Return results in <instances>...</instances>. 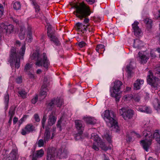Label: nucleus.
<instances>
[{
    "instance_id": "774afa93",
    "label": "nucleus",
    "mask_w": 160,
    "mask_h": 160,
    "mask_svg": "<svg viewBox=\"0 0 160 160\" xmlns=\"http://www.w3.org/2000/svg\"><path fill=\"white\" fill-rule=\"evenodd\" d=\"M157 38H158V44L160 45V33L157 35Z\"/></svg>"
},
{
    "instance_id": "5fc2aeb1",
    "label": "nucleus",
    "mask_w": 160,
    "mask_h": 160,
    "mask_svg": "<svg viewBox=\"0 0 160 160\" xmlns=\"http://www.w3.org/2000/svg\"><path fill=\"white\" fill-rule=\"evenodd\" d=\"M28 75L29 78L32 80H33L35 79V75L34 74H32L30 72H28Z\"/></svg>"
},
{
    "instance_id": "72a5a7b5",
    "label": "nucleus",
    "mask_w": 160,
    "mask_h": 160,
    "mask_svg": "<svg viewBox=\"0 0 160 160\" xmlns=\"http://www.w3.org/2000/svg\"><path fill=\"white\" fill-rule=\"evenodd\" d=\"M144 22L148 28L150 29L152 28V21L151 19L147 18L144 20Z\"/></svg>"
},
{
    "instance_id": "c756f323",
    "label": "nucleus",
    "mask_w": 160,
    "mask_h": 160,
    "mask_svg": "<svg viewBox=\"0 0 160 160\" xmlns=\"http://www.w3.org/2000/svg\"><path fill=\"white\" fill-rule=\"evenodd\" d=\"M25 35V28L24 27H21L19 30L18 36L20 39L22 40L24 39Z\"/></svg>"
},
{
    "instance_id": "a878e982",
    "label": "nucleus",
    "mask_w": 160,
    "mask_h": 160,
    "mask_svg": "<svg viewBox=\"0 0 160 160\" xmlns=\"http://www.w3.org/2000/svg\"><path fill=\"white\" fill-rule=\"evenodd\" d=\"M27 32L28 38V42H31L32 40V32L31 31V28L29 26H28L27 28Z\"/></svg>"
},
{
    "instance_id": "8fccbe9b",
    "label": "nucleus",
    "mask_w": 160,
    "mask_h": 160,
    "mask_svg": "<svg viewBox=\"0 0 160 160\" xmlns=\"http://www.w3.org/2000/svg\"><path fill=\"white\" fill-rule=\"evenodd\" d=\"M105 138L107 140L109 143L111 142V137L108 134H106L105 136Z\"/></svg>"
},
{
    "instance_id": "680f3d73",
    "label": "nucleus",
    "mask_w": 160,
    "mask_h": 160,
    "mask_svg": "<svg viewBox=\"0 0 160 160\" xmlns=\"http://www.w3.org/2000/svg\"><path fill=\"white\" fill-rule=\"evenodd\" d=\"M157 101L158 102V105L156 110L158 112H159L160 111V103L158 102V99L157 100Z\"/></svg>"
},
{
    "instance_id": "f03ea898",
    "label": "nucleus",
    "mask_w": 160,
    "mask_h": 160,
    "mask_svg": "<svg viewBox=\"0 0 160 160\" xmlns=\"http://www.w3.org/2000/svg\"><path fill=\"white\" fill-rule=\"evenodd\" d=\"M20 42L18 41H16L15 44L16 47L19 46L20 45ZM25 51V47L23 45L19 52L18 53V50L16 47H12L11 49L9 54V62L11 66L14 63L15 67L18 69L20 66V59H23V56Z\"/></svg>"
},
{
    "instance_id": "4d7b16f0",
    "label": "nucleus",
    "mask_w": 160,
    "mask_h": 160,
    "mask_svg": "<svg viewBox=\"0 0 160 160\" xmlns=\"http://www.w3.org/2000/svg\"><path fill=\"white\" fill-rule=\"evenodd\" d=\"M61 121L60 120H58L57 124V128H59V130L60 131H61L62 130L61 126Z\"/></svg>"
},
{
    "instance_id": "a211bd4d",
    "label": "nucleus",
    "mask_w": 160,
    "mask_h": 160,
    "mask_svg": "<svg viewBox=\"0 0 160 160\" xmlns=\"http://www.w3.org/2000/svg\"><path fill=\"white\" fill-rule=\"evenodd\" d=\"M45 79L43 82V84L41 87V90L40 92V94L41 96H44V98L46 96L47 94V92L48 91V89L47 88L48 85L47 82L45 81Z\"/></svg>"
},
{
    "instance_id": "423d86ee",
    "label": "nucleus",
    "mask_w": 160,
    "mask_h": 160,
    "mask_svg": "<svg viewBox=\"0 0 160 160\" xmlns=\"http://www.w3.org/2000/svg\"><path fill=\"white\" fill-rule=\"evenodd\" d=\"M122 85V83L121 81L116 80L114 82L113 87L110 88V92L111 96L115 98L116 102H118L121 97L119 92Z\"/></svg>"
},
{
    "instance_id": "9b49d317",
    "label": "nucleus",
    "mask_w": 160,
    "mask_h": 160,
    "mask_svg": "<svg viewBox=\"0 0 160 160\" xmlns=\"http://www.w3.org/2000/svg\"><path fill=\"white\" fill-rule=\"evenodd\" d=\"M63 100L62 98H57L56 99L52 100L48 104L47 108L51 110L55 106L57 107L60 108L63 104Z\"/></svg>"
},
{
    "instance_id": "79ce46f5",
    "label": "nucleus",
    "mask_w": 160,
    "mask_h": 160,
    "mask_svg": "<svg viewBox=\"0 0 160 160\" xmlns=\"http://www.w3.org/2000/svg\"><path fill=\"white\" fill-rule=\"evenodd\" d=\"M98 143L97 142H95L93 143L92 148L96 151H98L99 150Z\"/></svg>"
},
{
    "instance_id": "c9c22d12",
    "label": "nucleus",
    "mask_w": 160,
    "mask_h": 160,
    "mask_svg": "<svg viewBox=\"0 0 160 160\" xmlns=\"http://www.w3.org/2000/svg\"><path fill=\"white\" fill-rule=\"evenodd\" d=\"M91 138L95 142H98L100 139V138L99 137L98 134L95 133H92L91 134Z\"/></svg>"
},
{
    "instance_id": "2eb2a0df",
    "label": "nucleus",
    "mask_w": 160,
    "mask_h": 160,
    "mask_svg": "<svg viewBox=\"0 0 160 160\" xmlns=\"http://www.w3.org/2000/svg\"><path fill=\"white\" fill-rule=\"evenodd\" d=\"M55 114V112H52L50 115L49 116V118L48 119V124L49 127L54 124L57 119V118L54 116V114Z\"/></svg>"
},
{
    "instance_id": "6ab92c4d",
    "label": "nucleus",
    "mask_w": 160,
    "mask_h": 160,
    "mask_svg": "<svg viewBox=\"0 0 160 160\" xmlns=\"http://www.w3.org/2000/svg\"><path fill=\"white\" fill-rule=\"evenodd\" d=\"M133 64H134V63L130 62L129 64L127 66L126 72L128 73V78H131L132 73V70L134 69Z\"/></svg>"
},
{
    "instance_id": "dca6fc26",
    "label": "nucleus",
    "mask_w": 160,
    "mask_h": 160,
    "mask_svg": "<svg viewBox=\"0 0 160 160\" xmlns=\"http://www.w3.org/2000/svg\"><path fill=\"white\" fill-rule=\"evenodd\" d=\"M44 154V152L42 149L36 151L35 152H33L32 158V160H37L38 158L42 157Z\"/></svg>"
},
{
    "instance_id": "4c0bfd02",
    "label": "nucleus",
    "mask_w": 160,
    "mask_h": 160,
    "mask_svg": "<svg viewBox=\"0 0 160 160\" xmlns=\"http://www.w3.org/2000/svg\"><path fill=\"white\" fill-rule=\"evenodd\" d=\"M19 96L23 98H26L27 97V93L24 90H19L18 92Z\"/></svg>"
},
{
    "instance_id": "de8ad7c7",
    "label": "nucleus",
    "mask_w": 160,
    "mask_h": 160,
    "mask_svg": "<svg viewBox=\"0 0 160 160\" xmlns=\"http://www.w3.org/2000/svg\"><path fill=\"white\" fill-rule=\"evenodd\" d=\"M145 111L144 112H146L147 113H152V110L150 107L146 106Z\"/></svg>"
},
{
    "instance_id": "20e7f679",
    "label": "nucleus",
    "mask_w": 160,
    "mask_h": 160,
    "mask_svg": "<svg viewBox=\"0 0 160 160\" xmlns=\"http://www.w3.org/2000/svg\"><path fill=\"white\" fill-rule=\"evenodd\" d=\"M31 58L32 59L35 60L36 65L38 67L43 66L46 70L50 65L49 61L45 53L40 54L38 52H36L33 53Z\"/></svg>"
},
{
    "instance_id": "c85d7f7f",
    "label": "nucleus",
    "mask_w": 160,
    "mask_h": 160,
    "mask_svg": "<svg viewBox=\"0 0 160 160\" xmlns=\"http://www.w3.org/2000/svg\"><path fill=\"white\" fill-rule=\"evenodd\" d=\"M49 38L50 40L51 41H52L55 45L59 46L61 45V43L59 41L58 38L56 35L50 38Z\"/></svg>"
},
{
    "instance_id": "c03bdc74",
    "label": "nucleus",
    "mask_w": 160,
    "mask_h": 160,
    "mask_svg": "<svg viewBox=\"0 0 160 160\" xmlns=\"http://www.w3.org/2000/svg\"><path fill=\"white\" fill-rule=\"evenodd\" d=\"M154 72L155 73V74H160V65H157L154 69Z\"/></svg>"
},
{
    "instance_id": "13d9d810",
    "label": "nucleus",
    "mask_w": 160,
    "mask_h": 160,
    "mask_svg": "<svg viewBox=\"0 0 160 160\" xmlns=\"http://www.w3.org/2000/svg\"><path fill=\"white\" fill-rule=\"evenodd\" d=\"M22 78L21 77H19L16 79V82L18 83H20L22 82Z\"/></svg>"
},
{
    "instance_id": "58836bf2",
    "label": "nucleus",
    "mask_w": 160,
    "mask_h": 160,
    "mask_svg": "<svg viewBox=\"0 0 160 160\" xmlns=\"http://www.w3.org/2000/svg\"><path fill=\"white\" fill-rule=\"evenodd\" d=\"M104 46V45L100 44L98 45L96 47V50L97 52L99 53V51H103L105 50Z\"/></svg>"
},
{
    "instance_id": "052dcab7",
    "label": "nucleus",
    "mask_w": 160,
    "mask_h": 160,
    "mask_svg": "<svg viewBox=\"0 0 160 160\" xmlns=\"http://www.w3.org/2000/svg\"><path fill=\"white\" fill-rule=\"evenodd\" d=\"M150 54L151 57L153 58H154L156 57L155 53L153 50L151 51Z\"/></svg>"
},
{
    "instance_id": "9d476101",
    "label": "nucleus",
    "mask_w": 160,
    "mask_h": 160,
    "mask_svg": "<svg viewBox=\"0 0 160 160\" xmlns=\"http://www.w3.org/2000/svg\"><path fill=\"white\" fill-rule=\"evenodd\" d=\"M55 133V128H53L51 136V131L50 127H49L48 126H46L44 135V140L45 142L46 143L50 139L53 138L55 135L54 133Z\"/></svg>"
},
{
    "instance_id": "3c124183",
    "label": "nucleus",
    "mask_w": 160,
    "mask_h": 160,
    "mask_svg": "<svg viewBox=\"0 0 160 160\" xmlns=\"http://www.w3.org/2000/svg\"><path fill=\"white\" fill-rule=\"evenodd\" d=\"M38 145L39 147H41L43 146L44 141L43 140L41 139H40L38 142Z\"/></svg>"
},
{
    "instance_id": "37998d69",
    "label": "nucleus",
    "mask_w": 160,
    "mask_h": 160,
    "mask_svg": "<svg viewBox=\"0 0 160 160\" xmlns=\"http://www.w3.org/2000/svg\"><path fill=\"white\" fill-rule=\"evenodd\" d=\"M32 4L34 6L36 11H39L40 10V8L39 5L36 2L35 0H33L32 2Z\"/></svg>"
},
{
    "instance_id": "a19ab883",
    "label": "nucleus",
    "mask_w": 160,
    "mask_h": 160,
    "mask_svg": "<svg viewBox=\"0 0 160 160\" xmlns=\"http://www.w3.org/2000/svg\"><path fill=\"white\" fill-rule=\"evenodd\" d=\"M146 106H138L136 107V109L139 111L142 112H144L145 111Z\"/></svg>"
},
{
    "instance_id": "2f4dec72",
    "label": "nucleus",
    "mask_w": 160,
    "mask_h": 160,
    "mask_svg": "<svg viewBox=\"0 0 160 160\" xmlns=\"http://www.w3.org/2000/svg\"><path fill=\"white\" fill-rule=\"evenodd\" d=\"M97 142L98 143L99 147H100L104 151H106L108 149L105 143L103 142L101 139Z\"/></svg>"
},
{
    "instance_id": "f3484780",
    "label": "nucleus",
    "mask_w": 160,
    "mask_h": 160,
    "mask_svg": "<svg viewBox=\"0 0 160 160\" xmlns=\"http://www.w3.org/2000/svg\"><path fill=\"white\" fill-rule=\"evenodd\" d=\"M139 22L137 21H135L132 24V28L134 32V35L136 36L139 35L141 31V29L138 26Z\"/></svg>"
},
{
    "instance_id": "e2e57ef3",
    "label": "nucleus",
    "mask_w": 160,
    "mask_h": 160,
    "mask_svg": "<svg viewBox=\"0 0 160 160\" xmlns=\"http://www.w3.org/2000/svg\"><path fill=\"white\" fill-rule=\"evenodd\" d=\"M86 1L89 4H92L95 2V0H86Z\"/></svg>"
},
{
    "instance_id": "0e129e2a",
    "label": "nucleus",
    "mask_w": 160,
    "mask_h": 160,
    "mask_svg": "<svg viewBox=\"0 0 160 160\" xmlns=\"http://www.w3.org/2000/svg\"><path fill=\"white\" fill-rule=\"evenodd\" d=\"M132 138L129 135H127L126 137V140L127 142H130L131 141Z\"/></svg>"
},
{
    "instance_id": "bf43d9fd",
    "label": "nucleus",
    "mask_w": 160,
    "mask_h": 160,
    "mask_svg": "<svg viewBox=\"0 0 160 160\" xmlns=\"http://www.w3.org/2000/svg\"><path fill=\"white\" fill-rule=\"evenodd\" d=\"M140 97L139 96L135 95L134 96V99L136 102H139L140 100Z\"/></svg>"
},
{
    "instance_id": "4be33fe9",
    "label": "nucleus",
    "mask_w": 160,
    "mask_h": 160,
    "mask_svg": "<svg viewBox=\"0 0 160 160\" xmlns=\"http://www.w3.org/2000/svg\"><path fill=\"white\" fill-rule=\"evenodd\" d=\"M47 34L48 37L49 38L52 37L55 35V31L53 29L52 26L49 24L47 28Z\"/></svg>"
},
{
    "instance_id": "6e6d98bb",
    "label": "nucleus",
    "mask_w": 160,
    "mask_h": 160,
    "mask_svg": "<svg viewBox=\"0 0 160 160\" xmlns=\"http://www.w3.org/2000/svg\"><path fill=\"white\" fill-rule=\"evenodd\" d=\"M82 23H80L79 22H78L76 23V26L77 29L78 30H80V28L81 27V26H82Z\"/></svg>"
},
{
    "instance_id": "7c9ffc66",
    "label": "nucleus",
    "mask_w": 160,
    "mask_h": 160,
    "mask_svg": "<svg viewBox=\"0 0 160 160\" xmlns=\"http://www.w3.org/2000/svg\"><path fill=\"white\" fill-rule=\"evenodd\" d=\"M83 132L78 131V133L75 135L74 138L77 140H80L84 138V136L82 135Z\"/></svg>"
},
{
    "instance_id": "4468645a",
    "label": "nucleus",
    "mask_w": 160,
    "mask_h": 160,
    "mask_svg": "<svg viewBox=\"0 0 160 160\" xmlns=\"http://www.w3.org/2000/svg\"><path fill=\"white\" fill-rule=\"evenodd\" d=\"M57 157L59 159L66 158L68 153L67 150L66 149H59L58 150L56 149Z\"/></svg>"
},
{
    "instance_id": "f8f14e48",
    "label": "nucleus",
    "mask_w": 160,
    "mask_h": 160,
    "mask_svg": "<svg viewBox=\"0 0 160 160\" xmlns=\"http://www.w3.org/2000/svg\"><path fill=\"white\" fill-rule=\"evenodd\" d=\"M56 149L54 148H49L47 151V160H55L57 157Z\"/></svg>"
},
{
    "instance_id": "0eeeda50",
    "label": "nucleus",
    "mask_w": 160,
    "mask_h": 160,
    "mask_svg": "<svg viewBox=\"0 0 160 160\" xmlns=\"http://www.w3.org/2000/svg\"><path fill=\"white\" fill-rule=\"evenodd\" d=\"M147 81L152 88L157 89L160 87V80L154 75V73L149 71L148 72Z\"/></svg>"
},
{
    "instance_id": "864d4df0",
    "label": "nucleus",
    "mask_w": 160,
    "mask_h": 160,
    "mask_svg": "<svg viewBox=\"0 0 160 160\" xmlns=\"http://www.w3.org/2000/svg\"><path fill=\"white\" fill-rule=\"evenodd\" d=\"M86 45V43L84 42L83 41H82L81 42H80L78 43V46L79 47L82 48L84 46H85Z\"/></svg>"
},
{
    "instance_id": "cd10ccee",
    "label": "nucleus",
    "mask_w": 160,
    "mask_h": 160,
    "mask_svg": "<svg viewBox=\"0 0 160 160\" xmlns=\"http://www.w3.org/2000/svg\"><path fill=\"white\" fill-rule=\"evenodd\" d=\"M143 46V43L140 40L136 39L134 40L133 46L136 48H139Z\"/></svg>"
},
{
    "instance_id": "b1692460",
    "label": "nucleus",
    "mask_w": 160,
    "mask_h": 160,
    "mask_svg": "<svg viewBox=\"0 0 160 160\" xmlns=\"http://www.w3.org/2000/svg\"><path fill=\"white\" fill-rule=\"evenodd\" d=\"M17 150L16 149H13L9 154L8 157L9 160H16Z\"/></svg>"
},
{
    "instance_id": "7ed1b4c3",
    "label": "nucleus",
    "mask_w": 160,
    "mask_h": 160,
    "mask_svg": "<svg viewBox=\"0 0 160 160\" xmlns=\"http://www.w3.org/2000/svg\"><path fill=\"white\" fill-rule=\"evenodd\" d=\"M102 115L109 127L114 129L115 131L117 132L120 130L118 125V122L115 119V114L113 111L107 110L104 111Z\"/></svg>"
},
{
    "instance_id": "412c9836",
    "label": "nucleus",
    "mask_w": 160,
    "mask_h": 160,
    "mask_svg": "<svg viewBox=\"0 0 160 160\" xmlns=\"http://www.w3.org/2000/svg\"><path fill=\"white\" fill-rule=\"evenodd\" d=\"M76 128L78 131L83 132L84 130V125L82 122L80 120H76L75 121Z\"/></svg>"
},
{
    "instance_id": "473e14b6",
    "label": "nucleus",
    "mask_w": 160,
    "mask_h": 160,
    "mask_svg": "<svg viewBox=\"0 0 160 160\" xmlns=\"http://www.w3.org/2000/svg\"><path fill=\"white\" fill-rule=\"evenodd\" d=\"M87 123L90 124H94L96 123V120L93 118L88 117L86 119Z\"/></svg>"
},
{
    "instance_id": "5701e85b",
    "label": "nucleus",
    "mask_w": 160,
    "mask_h": 160,
    "mask_svg": "<svg viewBox=\"0 0 160 160\" xmlns=\"http://www.w3.org/2000/svg\"><path fill=\"white\" fill-rule=\"evenodd\" d=\"M138 55L140 61L142 63H146L148 59V58L143 54L142 53L139 52L138 54Z\"/></svg>"
},
{
    "instance_id": "09e8293b",
    "label": "nucleus",
    "mask_w": 160,
    "mask_h": 160,
    "mask_svg": "<svg viewBox=\"0 0 160 160\" xmlns=\"http://www.w3.org/2000/svg\"><path fill=\"white\" fill-rule=\"evenodd\" d=\"M38 100V96L37 95H36L32 99L31 102L33 104H35L37 102Z\"/></svg>"
},
{
    "instance_id": "f257e3e1",
    "label": "nucleus",
    "mask_w": 160,
    "mask_h": 160,
    "mask_svg": "<svg viewBox=\"0 0 160 160\" xmlns=\"http://www.w3.org/2000/svg\"><path fill=\"white\" fill-rule=\"evenodd\" d=\"M75 8L76 10L74 12V14L81 20L83 19V23L87 24L85 25L82 24L79 30L83 33H86L87 28L89 26L88 23L89 22L88 16L90 15L92 12L89 7L84 3H80L79 5H76Z\"/></svg>"
},
{
    "instance_id": "603ef678",
    "label": "nucleus",
    "mask_w": 160,
    "mask_h": 160,
    "mask_svg": "<svg viewBox=\"0 0 160 160\" xmlns=\"http://www.w3.org/2000/svg\"><path fill=\"white\" fill-rule=\"evenodd\" d=\"M3 6L0 4V18L3 15Z\"/></svg>"
},
{
    "instance_id": "e433bc0d",
    "label": "nucleus",
    "mask_w": 160,
    "mask_h": 160,
    "mask_svg": "<svg viewBox=\"0 0 160 160\" xmlns=\"http://www.w3.org/2000/svg\"><path fill=\"white\" fill-rule=\"evenodd\" d=\"M9 19L11 22L16 25L19 24V21L15 17V16H10L9 17Z\"/></svg>"
},
{
    "instance_id": "49530a36",
    "label": "nucleus",
    "mask_w": 160,
    "mask_h": 160,
    "mask_svg": "<svg viewBox=\"0 0 160 160\" xmlns=\"http://www.w3.org/2000/svg\"><path fill=\"white\" fill-rule=\"evenodd\" d=\"M33 118L37 122H39L40 121V118L38 114L37 113H35L34 114Z\"/></svg>"
},
{
    "instance_id": "aec40b11",
    "label": "nucleus",
    "mask_w": 160,
    "mask_h": 160,
    "mask_svg": "<svg viewBox=\"0 0 160 160\" xmlns=\"http://www.w3.org/2000/svg\"><path fill=\"white\" fill-rule=\"evenodd\" d=\"M143 83V80L139 79H137L134 83V89L136 90L140 89Z\"/></svg>"
},
{
    "instance_id": "ddd939ff",
    "label": "nucleus",
    "mask_w": 160,
    "mask_h": 160,
    "mask_svg": "<svg viewBox=\"0 0 160 160\" xmlns=\"http://www.w3.org/2000/svg\"><path fill=\"white\" fill-rule=\"evenodd\" d=\"M35 130V127L32 124H27L25 128L22 129L21 134L23 135L29 133Z\"/></svg>"
},
{
    "instance_id": "f704fd0d",
    "label": "nucleus",
    "mask_w": 160,
    "mask_h": 160,
    "mask_svg": "<svg viewBox=\"0 0 160 160\" xmlns=\"http://www.w3.org/2000/svg\"><path fill=\"white\" fill-rule=\"evenodd\" d=\"M16 107L14 106H11L9 111V115L10 116L13 117L15 114V110Z\"/></svg>"
},
{
    "instance_id": "ea45409f",
    "label": "nucleus",
    "mask_w": 160,
    "mask_h": 160,
    "mask_svg": "<svg viewBox=\"0 0 160 160\" xmlns=\"http://www.w3.org/2000/svg\"><path fill=\"white\" fill-rule=\"evenodd\" d=\"M13 8L16 10H18L21 8V4L19 2H15L13 5Z\"/></svg>"
},
{
    "instance_id": "1a4fd4ad",
    "label": "nucleus",
    "mask_w": 160,
    "mask_h": 160,
    "mask_svg": "<svg viewBox=\"0 0 160 160\" xmlns=\"http://www.w3.org/2000/svg\"><path fill=\"white\" fill-rule=\"evenodd\" d=\"M14 27L13 25L12 24L6 25L3 22L1 23L0 24V32L9 35L13 32Z\"/></svg>"
},
{
    "instance_id": "bb28decb",
    "label": "nucleus",
    "mask_w": 160,
    "mask_h": 160,
    "mask_svg": "<svg viewBox=\"0 0 160 160\" xmlns=\"http://www.w3.org/2000/svg\"><path fill=\"white\" fill-rule=\"evenodd\" d=\"M4 103L5 104L4 109L5 111H6L8 108V104L9 102V95L8 93H6L4 96Z\"/></svg>"
},
{
    "instance_id": "39448f33",
    "label": "nucleus",
    "mask_w": 160,
    "mask_h": 160,
    "mask_svg": "<svg viewBox=\"0 0 160 160\" xmlns=\"http://www.w3.org/2000/svg\"><path fill=\"white\" fill-rule=\"evenodd\" d=\"M146 125L144 126V131L142 132L143 136L146 138L145 140H142L141 141L143 149L147 152L148 151L149 146L151 144L152 141V133L151 130L149 127H147L146 128Z\"/></svg>"
},
{
    "instance_id": "6e6552de",
    "label": "nucleus",
    "mask_w": 160,
    "mask_h": 160,
    "mask_svg": "<svg viewBox=\"0 0 160 160\" xmlns=\"http://www.w3.org/2000/svg\"><path fill=\"white\" fill-rule=\"evenodd\" d=\"M119 114L125 120H128L132 117L134 111L131 109H127L125 108H123L120 110Z\"/></svg>"
},
{
    "instance_id": "393cba45",
    "label": "nucleus",
    "mask_w": 160,
    "mask_h": 160,
    "mask_svg": "<svg viewBox=\"0 0 160 160\" xmlns=\"http://www.w3.org/2000/svg\"><path fill=\"white\" fill-rule=\"evenodd\" d=\"M152 138H155L157 142L160 144V131L156 130L153 135H152Z\"/></svg>"
},
{
    "instance_id": "338daca9",
    "label": "nucleus",
    "mask_w": 160,
    "mask_h": 160,
    "mask_svg": "<svg viewBox=\"0 0 160 160\" xmlns=\"http://www.w3.org/2000/svg\"><path fill=\"white\" fill-rule=\"evenodd\" d=\"M46 120V117L45 115H44L43 116L42 122H45Z\"/></svg>"
},
{
    "instance_id": "69168bd1",
    "label": "nucleus",
    "mask_w": 160,
    "mask_h": 160,
    "mask_svg": "<svg viewBox=\"0 0 160 160\" xmlns=\"http://www.w3.org/2000/svg\"><path fill=\"white\" fill-rule=\"evenodd\" d=\"M28 116V115H24L23 117L21 119V120H23L24 121L27 118Z\"/></svg>"
},
{
    "instance_id": "a18cd8bd",
    "label": "nucleus",
    "mask_w": 160,
    "mask_h": 160,
    "mask_svg": "<svg viewBox=\"0 0 160 160\" xmlns=\"http://www.w3.org/2000/svg\"><path fill=\"white\" fill-rule=\"evenodd\" d=\"M32 65L29 63H27L25 67L24 71L25 72H28L32 68Z\"/></svg>"
}]
</instances>
